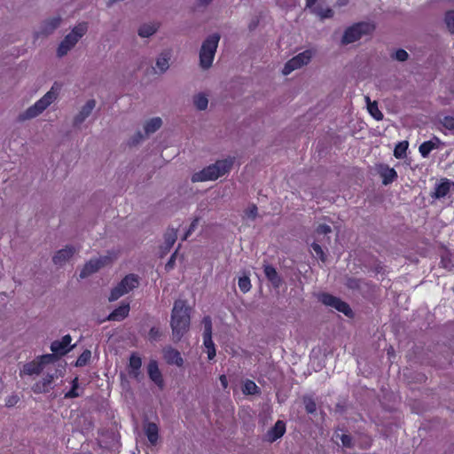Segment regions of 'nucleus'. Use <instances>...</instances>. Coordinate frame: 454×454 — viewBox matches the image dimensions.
I'll return each instance as SVG.
<instances>
[{
    "label": "nucleus",
    "instance_id": "nucleus-1",
    "mask_svg": "<svg viewBox=\"0 0 454 454\" xmlns=\"http://www.w3.org/2000/svg\"><path fill=\"white\" fill-rule=\"evenodd\" d=\"M191 307L184 300H176L171 311L170 326L173 340L179 341L187 333L191 321Z\"/></svg>",
    "mask_w": 454,
    "mask_h": 454
},
{
    "label": "nucleus",
    "instance_id": "nucleus-2",
    "mask_svg": "<svg viewBox=\"0 0 454 454\" xmlns=\"http://www.w3.org/2000/svg\"><path fill=\"white\" fill-rule=\"evenodd\" d=\"M58 96L59 88L53 85L51 90L47 91L40 99L35 102V104L19 114L17 117L18 121L23 122L36 118L57 100Z\"/></svg>",
    "mask_w": 454,
    "mask_h": 454
},
{
    "label": "nucleus",
    "instance_id": "nucleus-3",
    "mask_svg": "<svg viewBox=\"0 0 454 454\" xmlns=\"http://www.w3.org/2000/svg\"><path fill=\"white\" fill-rule=\"evenodd\" d=\"M233 165V159L228 158L215 161L200 171L195 172L191 180L192 183L214 181L228 173Z\"/></svg>",
    "mask_w": 454,
    "mask_h": 454
},
{
    "label": "nucleus",
    "instance_id": "nucleus-4",
    "mask_svg": "<svg viewBox=\"0 0 454 454\" xmlns=\"http://www.w3.org/2000/svg\"><path fill=\"white\" fill-rule=\"evenodd\" d=\"M220 38L218 33H214L203 41L200 50V66L202 69L207 70L212 67Z\"/></svg>",
    "mask_w": 454,
    "mask_h": 454
},
{
    "label": "nucleus",
    "instance_id": "nucleus-5",
    "mask_svg": "<svg viewBox=\"0 0 454 454\" xmlns=\"http://www.w3.org/2000/svg\"><path fill=\"white\" fill-rule=\"evenodd\" d=\"M88 23L80 22L74 26L72 30L60 42L57 55L59 58L66 56L79 42V40L87 33Z\"/></svg>",
    "mask_w": 454,
    "mask_h": 454
},
{
    "label": "nucleus",
    "instance_id": "nucleus-6",
    "mask_svg": "<svg viewBox=\"0 0 454 454\" xmlns=\"http://www.w3.org/2000/svg\"><path fill=\"white\" fill-rule=\"evenodd\" d=\"M118 253L115 251H108L106 254L97 258H92L87 262L80 272L81 278H86L89 276L98 272L100 269L111 264L118 258Z\"/></svg>",
    "mask_w": 454,
    "mask_h": 454
},
{
    "label": "nucleus",
    "instance_id": "nucleus-7",
    "mask_svg": "<svg viewBox=\"0 0 454 454\" xmlns=\"http://www.w3.org/2000/svg\"><path fill=\"white\" fill-rule=\"evenodd\" d=\"M375 29L372 22H359L348 27L343 34L342 44H349L359 40L363 35H370Z\"/></svg>",
    "mask_w": 454,
    "mask_h": 454
},
{
    "label": "nucleus",
    "instance_id": "nucleus-8",
    "mask_svg": "<svg viewBox=\"0 0 454 454\" xmlns=\"http://www.w3.org/2000/svg\"><path fill=\"white\" fill-rule=\"evenodd\" d=\"M139 285V277L136 274L125 276L111 291L109 301H114L137 288Z\"/></svg>",
    "mask_w": 454,
    "mask_h": 454
},
{
    "label": "nucleus",
    "instance_id": "nucleus-9",
    "mask_svg": "<svg viewBox=\"0 0 454 454\" xmlns=\"http://www.w3.org/2000/svg\"><path fill=\"white\" fill-rule=\"evenodd\" d=\"M314 54L315 51L310 49L305 50L304 51L297 54L285 64V67L282 70V74L284 75H288L293 71L301 68L304 66H307L311 61V59L314 56Z\"/></svg>",
    "mask_w": 454,
    "mask_h": 454
},
{
    "label": "nucleus",
    "instance_id": "nucleus-10",
    "mask_svg": "<svg viewBox=\"0 0 454 454\" xmlns=\"http://www.w3.org/2000/svg\"><path fill=\"white\" fill-rule=\"evenodd\" d=\"M454 192V182L442 177L437 180L433 190L430 192V197L434 200H442Z\"/></svg>",
    "mask_w": 454,
    "mask_h": 454
},
{
    "label": "nucleus",
    "instance_id": "nucleus-11",
    "mask_svg": "<svg viewBox=\"0 0 454 454\" xmlns=\"http://www.w3.org/2000/svg\"><path fill=\"white\" fill-rule=\"evenodd\" d=\"M62 17L60 15L50 17L42 21L38 30L35 33V37L48 36L51 35L61 24Z\"/></svg>",
    "mask_w": 454,
    "mask_h": 454
},
{
    "label": "nucleus",
    "instance_id": "nucleus-12",
    "mask_svg": "<svg viewBox=\"0 0 454 454\" xmlns=\"http://www.w3.org/2000/svg\"><path fill=\"white\" fill-rule=\"evenodd\" d=\"M96 106L97 102L95 99L91 98L87 100L85 104L80 107L78 113L74 116L73 126L75 128L81 126L92 114Z\"/></svg>",
    "mask_w": 454,
    "mask_h": 454
},
{
    "label": "nucleus",
    "instance_id": "nucleus-13",
    "mask_svg": "<svg viewBox=\"0 0 454 454\" xmlns=\"http://www.w3.org/2000/svg\"><path fill=\"white\" fill-rule=\"evenodd\" d=\"M320 301L326 306L336 309L338 311L342 312L346 316H350L352 314V310L349 306L340 300L339 298L333 296L331 294H324L320 297Z\"/></svg>",
    "mask_w": 454,
    "mask_h": 454
},
{
    "label": "nucleus",
    "instance_id": "nucleus-14",
    "mask_svg": "<svg viewBox=\"0 0 454 454\" xmlns=\"http://www.w3.org/2000/svg\"><path fill=\"white\" fill-rule=\"evenodd\" d=\"M71 341L72 337L67 334L61 340L52 341L51 350L57 356H65L74 347V345L70 346Z\"/></svg>",
    "mask_w": 454,
    "mask_h": 454
},
{
    "label": "nucleus",
    "instance_id": "nucleus-15",
    "mask_svg": "<svg viewBox=\"0 0 454 454\" xmlns=\"http://www.w3.org/2000/svg\"><path fill=\"white\" fill-rule=\"evenodd\" d=\"M79 251L74 246H66L59 250L53 256L52 262L57 266H63Z\"/></svg>",
    "mask_w": 454,
    "mask_h": 454
},
{
    "label": "nucleus",
    "instance_id": "nucleus-16",
    "mask_svg": "<svg viewBox=\"0 0 454 454\" xmlns=\"http://www.w3.org/2000/svg\"><path fill=\"white\" fill-rule=\"evenodd\" d=\"M177 239V230L175 228H168L164 234V242L160 246L161 256L169 252Z\"/></svg>",
    "mask_w": 454,
    "mask_h": 454
},
{
    "label": "nucleus",
    "instance_id": "nucleus-17",
    "mask_svg": "<svg viewBox=\"0 0 454 454\" xmlns=\"http://www.w3.org/2000/svg\"><path fill=\"white\" fill-rule=\"evenodd\" d=\"M164 358L169 364H175L178 367H181L184 364V359L181 356V354L176 349L168 347L163 350Z\"/></svg>",
    "mask_w": 454,
    "mask_h": 454
},
{
    "label": "nucleus",
    "instance_id": "nucleus-18",
    "mask_svg": "<svg viewBox=\"0 0 454 454\" xmlns=\"http://www.w3.org/2000/svg\"><path fill=\"white\" fill-rule=\"evenodd\" d=\"M170 52L163 51L161 52L156 59L155 61V73L156 74H164L169 68V61H170Z\"/></svg>",
    "mask_w": 454,
    "mask_h": 454
},
{
    "label": "nucleus",
    "instance_id": "nucleus-19",
    "mask_svg": "<svg viewBox=\"0 0 454 454\" xmlns=\"http://www.w3.org/2000/svg\"><path fill=\"white\" fill-rule=\"evenodd\" d=\"M148 375L149 378L160 388L163 387V379L160 371L159 370L156 361L152 360L148 364Z\"/></svg>",
    "mask_w": 454,
    "mask_h": 454
},
{
    "label": "nucleus",
    "instance_id": "nucleus-20",
    "mask_svg": "<svg viewBox=\"0 0 454 454\" xmlns=\"http://www.w3.org/2000/svg\"><path fill=\"white\" fill-rule=\"evenodd\" d=\"M286 432V424L282 420H278L274 427H271L267 434V440L270 442H275L276 440L279 439L283 436V434Z\"/></svg>",
    "mask_w": 454,
    "mask_h": 454
},
{
    "label": "nucleus",
    "instance_id": "nucleus-21",
    "mask_svg": "<svg viewBox=\"0 0 454 454\" xmlns=\"http://www.w3.org/2000/svg\"><path fill=\"white\" fill-rule=\"evenodd\" d=\"M160 24L156 21H151L140 25L137 29V35L141 38H148L153 35L159 29Z\"/></svg>",
    "mask_w": 454,
    "mask_h": 454
},
{
    "label": "nucleus",
    "instance_id": "nucleus-22",
    "mask_svg": "<svg viewBox=\"0 0 454 454\" xmlns=\"http://www.w3.org/2000/svg\"><path fill=\"white\" fill-rule=\"evenodd\" d=\"M438 122L441 126L440 129L444 134L449 133L454 135V113L452 114L439 116Z\"/></svg>",
    "mask_w": 454,
    "mask_h": 454
},
{
    "label": "nucleus",
    "instance_id": "nucleus-23",
    "mask_svg": "<svg viewBox=\"0 0 454 454\" xmlns=\"http://www.w3.org/2000/svg\"><path fill=\"white\" fill-rule=\"evenodd\" d=\"M264 274L275 288H278L281 286L282 279L273 266L264 265Z\"/></svg>",
    "mask_w": 454,
    "mask_h": 454
},
{
    "label": "nucleus",
    "instance_id": "nucleus-24",
    "mask_svg": "<svg viewBox=\"0 0 454 454\" xmlns=\"http://www.w3.org/2000/svg\"><path fill=\"white\" fill-rule=\"evenodd\" d=\"M441 143L438 137H434L432 140L425 141L419 147V152L423 158H427L429 153L438 148L439 144Z\"/></svg>",
    "mask_w": 454,
    "mask_h": 454
},
{
    "label": "nucleus",
    "instance_id": "nucleus-25",
    "mask_svg": "<svg viewBox=\"0 0 454 454\" xmlns=\"http://www.w3.org/2000/svg\"><path fill=\"white\" fill-rule=\"evenodd\" d=\"M54 374H47L41 381L36 382L33 386L35 393H46L49 391V387L54 380Z\"/></svg>",
    "mask_w": 454,
    "mask_h": 454
},
{
    "label": "nucleus",
    "instance_id": "nucleus-26",
    "mask_svg": "<svg viewBox=\"0 0 454 454\" xmlns=\"http://www.w3.org/2000/svg\"><path fill=\"white\" fill-rule=\"evenodd\" d=\"M129 312V304H123L115 309L107 317L109 321H121L128 317Z\"/></svg>",
    "mask_w": 454,
    "mask_h": 454
},
{
    "label": "nucleus",
    "instance_id": "nucleus-27",
    "mask_svg": "<svg viewBox=\"0 0 454 454\" xmlns=\"http://www.w3.org/2000/svg\"><path fill=\"white\" fill-rule=\"evenodd\" d=\"M194 106L199 111H204L208 106V95L205 92H199L192 97Z\"/></svg>",
    "mask_w": 454,
    "mask_h": 454
},
{
    "label": "nucleus",
    "instance_id": "nucleus-28",
    "mask_svg": "<svg viewBox=\"0 0 454 454\" xmlns=\"http://www.w3.org/2000/svg\"><path fill=\"white\" fill-rule=\"evenodd\" d=\"M43 371V366L39 363L38 359L34 360L30 363H27L24 364L22 371L20 372V375L27 374V375H33L36 374L38 375Z\"/></svg>",
    "mask_w": 454,
    "mask_h": 454
},
{
    "label": "nucleus",
    "instance_id": "nucleus-29",
    "mask_svg": "<svg viewBox=\"0 0 454 454\" xmlns=\"http://www.w3.org/2000/svg\"><path fill=\"white\" fill-rule=\"evenodd\" d=\"M162 125V120L160 117H153L144 125L145 133L146 136L156 132Z\"/></svg>",
    "mask_w": 454,
    "mask_h": 454
},
{
    "label": "nucleus",
    "instance_id": "nucleus-30",
    "mask_svg": "<svg viewBox=\"0 0 454 454\" xmlns=\"http://www.w3.org/2000/svg\"><path fill=\"white\" fill-rule=\"evenodd\" d=\"M367 109L370 114L377 121L383 119V114L380 111L376 101L372 102L369 97H365Z\"/></svg>",
    "mask_w": 454,
    "mask_h": 454
},
{
    "label": "nucleus",
    "instance_id": "nucleus-31",
    "mask_svg": "<svg viewBox=\"0 0 454 454\" xmlns=\"http://www.w3.org/2000/svg\"><path fill=\"white\" fill-rule=\"evenodd\" d=\"M145 434L148 441L153 444H156L158 441V427L155 423H148L145 426Z\"/></svg>",
    "mask_w": 454,
    "mask_h": 454
},
{
    "label": "nucleus",
    "instance_id": "nucleus-32",
    "mask_svg": "<svg viewBox=\"0 0 454 454\" xmlns=\"http://www.w3.org/2000/svg\"><path fill=\"white\" fill-rule=\"evenodd\" d=\"M380 176L384 184H388L397 178V173L394 168L386 167L381 169Z\"/></svg>",
    "mask_w": 454,
    "mask_h": 454
},
{
    "label": "nucleus",
    "instance_id": "nucleus-33",
    "mask_svg": "<svg viewBox=\"0 0 454 454\" xmlns=\"http://www.w3.org/2000/svg\"><path fill=\"white\" fill-rule=\"evenodd\" d=\"M310 11L322 20L325 19H331L334 14V12L331 8H323L321 6L314 7Z\"/></svg>",
    "mask_w": 454,
    "mask_h": 454
},
{
    "label": "nucleus",
    "instance_id": "nucleus-34",
    "mask_svg": "<svg viewBox=\"0 0 454 454\" xmlns=\"http://www.w3.org/2000/svg\"><path fill=\"white\" fill-rule=\"evenodd\" d=\"M202 324L204 326L203 332V339H206V341L209 343V338H212V320L210 317H204L202 319Z\"/></svg>",
    "mask_w": 454,
    "mask_h": 454
},
{
    "label": "nucleus",
    "instance_id": "nucleus-35",
    "mask_svg": "<svg viewBox=\"0 0 454 454\" xmlns=\"http://www.w3.org/2000/svg\"><path fill=\"white\" fill-rule=\"evenodd\" d=\"M142 361L141 358L137 355H132L129 358V367L131 369L130 374L134 377L138 375V371L141 367Z\"/></svg>",
    "mask_w": 454,
    "mask_h": 454
},
{
    "label": "nucleus",
    "instance_id": "nucleus-36",
    "mask_svg": "<svg viewBox=\"0 0 454 454\" xmlns=\"http://www.w3.org/2000/svg\"><path fill=\"white\" fill-rule=\"evenodd\" d=\"M242 391L245 395H254L259 393V387L253 380H247L243 384Z\"/></svg>",
    "mask_w": 454,
    "mask_h": 454
},
{
    "label": "nucleus",
    "instance_id": "nucleus-37",
    "mask_svg": "<svg viewBox=\"0 0 454 454\" xmlns=\"http://www.w3.org/2000/svg\"><path fill=\"white\" fill-rule=\"evenodd\" d=\"M408 148V143L406 141L398 143L394 150V155L397 159H403Z\"/></svg>",
    "mask_w": 454,
    "mask_h": 454
},
{
    "label": "nucleus",
    "instance_id": "nucleus-38",
    "mask_svg": "<svg viewBox=\"0 0 454 454\" xmlns=\"http://www.w3.org/2000/svg\"><path fill=\"white\" fill-rule=\"evenodd\" d=\"M78 378H74L72 381V388L65 394V398L72 399L80 396V393L78 392Z\"/></svg>",
    "mask_w": 454,
    "mask_h": 454
},
{
    "label": "nucleus",
    "instance_id": "nucleus-39",
    "mask_svg": "<svg viewBox=\"0 0 454 454\" xmlns=\"http://www.w3.org/2000/svg\"><path fill=\"white\" fill-rule=\"evenodd\" d=\"M444 22L448 30L454 34V10L448 11L444 16Z\"/></svg>",
    "mask_w": 454,
    "mask_h": 454
},
{
    "label": "nucleus",
    "instance_id": "nucleus-40",
    "mask_svg": "<svg viewBox=\"0 0 454 454\" xmlns=\"http://www.w3.org/2000/svg\"><path fill=\"white\" fill-rule=\"evenodd\" d=\"M239 287L244 294L247 293L251 289V282L249 278L247 276L239 278Z\"/></svg>",
    "mask_w": 454,
    "mask_h": 454
},
{
    "label": "nucleus",
    "instance_id": "nucleus-41",
    "mask_svg": "<svg viewBox=\"0 0 454 454\" xmlns=\"http://www.w3.org/2000/svg\"><path fill=\"white\" fill-rule=\"evenodd\" d=\"M203 344L207 348L208 359L212 360L215 356V348L212 338H209V343L206 341V339H203Z\"/></svg>",
    "mask_w": 454,
    "mask_h": 454
},
{
    "label": "nucleus",
    "instance_id": "nucleus-42",
    "mask_svg": "<svg viewBox=\"0 0 454 454\" xmlns=\"http://www.w3.org/2000/svg\"><path fill=\"white\" fill-rule=\"evenodd\" d=\"M91 353L90 350H84L77 358L76 366H83L90 359Z\"/></svg>",
    "mask_w": 454,
    "mask_h": 454
},
{
    "label": "nucleus",
    "instance_id": "nucleus-43",
    "mask_svg": "<svg viewBox=\"0 0 454 454\" xmlns=\"http://www.w3.org/2000/svg\"><path fill=\"white\" fill-rule=\"evenodd\" d=\"M303 403L305 405V410L308 413H314L316 411L317 405L311 397H304Z\"/></svg>",
    "mask_w": 454,
    "mask_h": 454
},
{
    "label": "nucleus",
    "instance_id": "nucleus-44",
    "mask_svg": "<svg viewBox=\"0 0 454 454\" xmlns=\"http://www.w3.org/2000/svg\"><path fill=\"white\" fill-rule=\"evenodd\" d=\"M311 248L315 256L318 257L323 262L325 261V255L320 245L314 242L311 244Z\"/></svg>",
    "mask_w": 454,
    "mask_h": 454
},
{
    "label": "nucleus",
    "instance_id": "nucleus-45",
    "mask_svg": "<svg viewBox=\"0 0 454 454\" xmlns=\"http://www.w3.org/2000/svg\"><path fill=\"white\" fill-rule=\"evenodd\" d=\"M56 356L57 355H55L54 353L53 354H46V355L39 356L37 359H38L39 363L42 364V366L43 367L44 364L54 362L56 359Z\"/></svg>",
    "mask_w": 454,
    "mask_h": 454
},
{
    "label": "nucleus",
    "instance_id": "nucleus-46",
    "mask_svg": "<svg viewBox=\"0 0 454 454\" xmlns=\"http://www.w3.org/2000/svg\"><path fill=\"white\" fill-rule=\"evenodd\" d=\"M258 214V209L255 205H251L245 211V216L249 219H255Z\"/></svg>",
    "mask_w": 454,
    "mask_h": 454
},
{
    "label": "nucleus",
    "instance_id": "nucleus-47",
    "mask_svg": "<svg viewBox=\"0 0 454 454\" xmlns=\"http://www.w3.org/2000/svg\"><path fill=\"white\" fill-rule=\"evenodd\" d=\"M336 439H340L341 441V443L344 447H350L351 446V437L348 434H336Z\"/></svg>",
    "mask_w": 454,
    "mask_h": 454
},
{
    "label": "nucleus",
    "instance_id": "nucleus-48",
    "mask_svg": "<svg viewBox=\"0 0 454 454\" xmlns=\"http://www.w3.org/2000/svg\"><path fill=\"white\" fill-rule=\"evenodd\" d=\"M198 224H199V218H195V219L192 222V223H191V225H190L189 229L187 230V231L185 232V234H184V238H183V240H185V239H187L190 237V235H191V234L195 231V229L197 228Z\"/></svg>",
    "mask_w": 454,
    "mask_h": 454
},
{
    "label": "nucleus",
    "instance_id": "nucleus-49",
    "mask_svg": "<svg viewBox=\"0 0 454 454\" xmlns=\"http://www.w3.org/2000/svg\"><path fill=\"white\" fill-rule=\"evenodd\" d=\"M409 55L407 51L404 50H397L395 53V59L398 61H405L408 59Z\"/></svg>",
    "mask_w": 454,
    "mask_h": 454
},
{
    "label": "nucleus",
    "instance_id": "nucleus-50",
    "mask_svg": "<svg viewBox=\"0 0 454 454\" xmlns=\"http://www.w3.org/2000/svg\"><path fill=\"white\" fill-rule=\"evenodd\" d=\"M332 231V229L327 224H319L317 228V232L318 234H328Z\"/></svg>",
    "mask_w": 454,
    "mask_h": 454
},
{
    "label": "nucleus",
    "instance_id": "nucleus-51",
    "mask_svg": "<svg viewBox=\"0 0 454 454\" xmlns=\"http://www.w3.org/2000/svg\"><path fill=\"white\" fill-rule=\"evenodd\" d=\"M19 398L16 395H11L6 399L5 405L12 407L18 403Z\"/></svg>",
    "mask_w": 454,
    "mask_h": 454
},
{
    "label": "nucleus",
    "instance_id": "nucleus-52",
    "mask_svg": "<svg viewBox=\"0 0 454 454\" xmlns=\"http://www.w3.org/2000/svg\"><path fill=\"white\" fill-rule=\"evenodd\" d=\"M160 335L158 328L153 327L149 332V337L152 340H156Z\"/></svg>",
    "mask_w": 454,
    "mask_h": 454
},
{
    "label": "nucleus",
    "instance_id": "nucleus-53",
    "mask_svg": "<svg viewBox=\"0 0 454 454\" xmlns=\"http://www.w3.org/2000/svg\"><path fill=\"white\" fill-rule=\"evenodd\" d=\"M176 251L170 256L168 262L166 263V269L171 270L174 267Z\"/></svg>",
    "mask_w": 454,
    "mask_h": 454
},
{
    "label": "nucleus",
    "instance_id": "nucleus-54",
    "mask_svg": "<svg viewBox=\"0 0 454 454\" xmlns=\"http://www.w3.org/2000/svg\"><path fill=\"white\" fill-rule=\"evenodd\" d=\"M219 380L221 381V384H222L223 387L226 388L227 386H228V380H227L226 376L225 375H221Z\"/></svg>",
    "mask_w": 454,
    "mask_h": 454
},
{
    "label": "nucleus",
    "instance_id": "nucleus-55",
    "mask_svg": "<svg viewBox=\"0 0 454 454\" xmlns=\"http://www.w3.org/2000/svg\"><path fill=\"white\" fill-rule=\"evenodd\" d=\"M317 0H306V8L313 9Z\"/></svg>",
    "mask_w": 454,
    "mask_h": 454
},
{
    "label": "nucleus",
    "instance_id": "nucleus-56",
    "mask_svg": "<svg viewBox=\"0 0 454 454\" xmlns=\"http://www.w3.org/2000/svg\"><path fill=\"white\" fill-rule=\"evenodd\" d=\"M348 1L349 0H337L336 5L339 7L345 6L346 4H348Z\"/></svg>",
    "mask_w": 454,
    "mask_h": 454
},
{
    "label": "nucleus",
    "instance_id": "nucleus-57",
    "mask_svg": "<svg viewBox=\"0 0 454 454\" xmlns=\"http://www.w3.org/2000/svg\"><path fill=\"white\" fill-rule=\"evenodd\" d=\"M137 137H139V139H143L144 138V136L140 132L137 133Z\"/></svg>",
    "mask_w": 454,
    "mask_h": 454
},
{
    "label": "nucleus",
    "instance_id": "nucleus-58",
    "mask_svg": "<svg viewBox=\"0 0 454 454\" xmlns=\"http://www.w3.org/2000/svg\"><path fill=\"white\" fill-rule=\"evenodd\" d=\"M212 0H207L206 3L208 4L209 2H211Z\"/></svg>",
    "mask_w": 454,
    "mask_h": 454
}]
</instances>
